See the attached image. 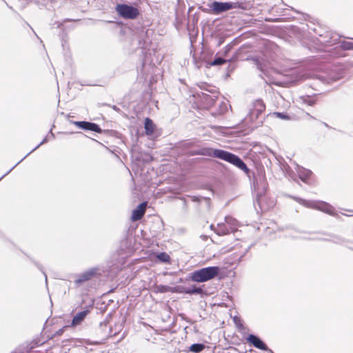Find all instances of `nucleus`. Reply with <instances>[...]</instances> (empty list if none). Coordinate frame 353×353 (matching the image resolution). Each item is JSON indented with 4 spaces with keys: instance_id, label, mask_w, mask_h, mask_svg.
<instances>
[{
    "instance_id": "f257e3e1",
    "label": "nucleus",
    "mask_w": 353,
    "mask_h": 353,
    "mask_svg": "<svg viewBox=\"0 0 353 353\" xmlns=\"http://www.w3.org/2000/svg\"><path fill=\"white\" fill-rule=\"evenodd\" d=\"M198 154L200 155L207 156L209 157H214L225 161L236 166L238 168L244 171L245 173H248L250 171L246 164L239 157L230 152L220 149L203 148L200 149Z\"/></svg>"
},
{
    "instance_id": "f03ea898",
    "label": "nucleus",
    "mask_w": 353,
    "mask_h": 353,
    "mask_svg": "<svg viewBox=\"0 0 353 353\" xmlns=\"http://www.w3.org/2000/svg\"><path fill=\"white\" fill-rule=\"evenodd\" d=\"M288 196L305 208L318 210L330 215L335 214L334 208L326 202L305 200L296 196L290 195Z\"/></svg>"
},
{
    "instance_id": "7ed1b4c3",
    "label": "nucleus",
    "mask_w": 353,
    "mask_h": 353,
    "mask_svg": "<svg viewBox=\"0 0 353 353\" xmlns=\"http://www.w3.org/2000/svg\"><path fill=\"white\" fill-rule=\"evenodd\" d=\"M219 272L220 268L218 266H209L194 270L190 279L194 282L203 283L215 278Z\"/></svg>"
},
{
    "instance_id": "20e7f679",
    "label": "nucleus",
    "mask_w": 353,
    "mask_h": 353,
    "mask_svg": "<svg viewBox=\"0 0 353 353\" xmlns=\"http://www.w3.org/2000/svg\"><path fill=\"white\" fill-rule=\"evenodd\" d=\"M265 110V105L263 101L261 99H256L249 105L248 113L245 119L253 122L259 119Z\"/></svg>"
},
{
    "instance_id": "39448f33",
    "label": "nucleus",
    "mask_w": 353,
    "mask_h": 353,
    "mask_svg": "<svg viewBox=\"0 0 353 353\" xmlns=\"http://www.w3.org/2000/svg\"><path fill=\"white\" fill-rule=\"evenodd\" d=\"M81 311L78 312L72 320V326H77L80 325L94 309V300H90L88 303H85L83 300L81 303Z\"/></svg>"
},
{
    "instance_id": "423d86ee",
    "label": "nucleus",
    "mask_w": 353,
    "mask_h": 353,
    "mask_svg": "<svg viewBox=\"0 0 353 353\" xmlns=\"http://www.w3.org/2000/svg\"><path fill=\"white\" fill-rule=\"evenodd\" d=\"M116 11L122 18L134 19L139 12L137 8L127 4H117Z\"/></svg>"
},
{
    "instance_id": "0eeeda50",
    "label": "nucleus",
    "mask_w": 353,
    "mask_h": 353,
    "mask_svg": "<svg viewBox=\"0 0 353 353\" xmlns=\"http://www.w3.org/2000/svg\"><path fill=\"white\" fill-rule=\"evenodd\" d=\"M254 185L255 190L257 191L259 200H260L261 197L265 194L268 187L265 177L263 175H259L256 177L254 181Z\"/></svg>"
},
{
    "instance_id": "6e6552de",
    "label": "nucleus",
    "mask_w": 353,
    "mask_h": 353,
    "mask_svg": "<svg viewBox=\"0 0 353 353\" xmlns=\"http://www.w3.org/2000/svg\"><path fill=\"white\" fill-rule=\"evenodd\" d=\"M70 122L72 124H74V125H76L77 127H78L79 128L84 130H89V131L95 132L97 133L102 132V130L100 128V126L98 124L94 123L85 121H71Z\"/></svg>"
},
{
    "instance_id": "1a4fd4ad",
    "label": "nucleus",
    "mask_w": 353,
    "mask_h": 353,
    "mask_svg": "<svg viewBox=\"0 0 353 353\" xmlns=\"http://www.w3.org/2000/svg\"><path fill=\"white\" fill-rule=\"evenodd\" d=\"M247 341L254 347L268 352V353H274L273 351L268 348L267 345L258 336L254 334H249Z\"/></svg>"
},
{
    "instance_id": "9d476101",
    "label": "nucleus",
    "mask_w": 353,
    "mask_h": 353,
    "mask_svg": "<svg viewBox=\"0 0 353 353\" xmlns=\"http://www.w3.org/2000/svg\"><path fill=\"white\" fill-rule=\"evenodd\" d=\"M97 271L98 268H91L80 274L74 281L75 284L77 286H79L83 283L92 279L97 274Z\"/></svg>"
},
{
    "instance_id": "9b49d317",
    "label": "nucleus",
    "mask_w": 353,
    "mask_h": 353,
    "mask_svg": "<svg viewBox=\"0 0 353 353\" xmlns=\"http://www.w3.org/2000/svg\"><path fill=\"white\" fill-rule=\"evenodd\" d=\"M214 14H219L230 10L229 2L213 1L210 6Z\"/></svg>"
},
{
    "instance_id": "f8f14e48",
    "label": "nucleus",
    "mask_w": 353,
    "mask_h": 353,
    "mask_svg": "<svg viewBox=\"0 0 353 353\" xmlns=\"http://www.w3.org/2000/svg\"><path fill=\"white\" fill-rule=\"evenodd\" d=\"M147 203L143 202L140 203L133 211L131 219L132 221H136L140 220L145 212Z\"/></svg>"
},
{
    "instance_id": "ddd939ff",
    "label": "nucleus",
    "mask_w": 353,
    "mask_h": 353,
    "mask_svg": "<svg viewBox=\"0 0 353 353\" xmlns=\"http://www.w3.org/2000/svg\"><path fill=\"white\" fill-rule=\"evenodd\" d=\"M296 172L299 179L304 183H307L308 179L312 174V172L310 170L305 169L298 165H296Z\"/></svg>"
},
{
    "instance_id": "4468645a",
    "label": "nucleus",
    "mask_w": 353,
    "mask_h": 353,
    "mask_svg": "<svg viewBox=\"0 0 353 353\" xmlns=\"http://www.w3.org/2000/svg\"><path fill=\"white\" fill-rule=\"evenodd\" d=\"M210 228L219 236H223L232 233L231 229H230L229 226L225 223H218L216 227L212 225Z\"/></svg>"
},
{
    "instance_id": "2eb2a0df",
    "label": "nucleus",
    "mask_w": 353,
    "mask_h": 353,
    "mask_svg": "<svg viewBox=\"0 0 353 353\" xmlns=\"http://www.w3.org/2000/svg\"><path fill=\"white\" fill-rule=\"evenodd\" d=\"M307 239L310 240H320V241H330L336 244H342L344 243V239L340 236H334V235H330V238H319V237H310L306 238Z\"/></svg>"
},
{
    "instance_id": "dca6fc26",
    "label": "nucleus",
    "mask_w": 353,
    "mask_h": 353,
    "mask_svg": "<svg viewBox=\"0 0 353 353\" xmlns=\"http://www.w3.org/2000/svg\"><path fill=\"white\" fill-rule=\"evenodd\" d=\"M180 292H183L188 294H203L204 291L201 287L192 285L190 288H181Z\"/></svg>"
},
{
    "instance_id": "f3484780",
    "label": "nucleus",
    "mask_w": 353,
    "mask_h": 353,
    "mask_svg": "<svg viewBox=\"0 0 353 353\" xmlns=\"http://www.w3.org/2000/svg\"><path fill=\"white\" fill-rule=\"evenodd\" d=\"M320 37L321 39L319 41L326 46H332L339 40L338 35L330 36V33H328L325 37H323L322 35H320Z\"/></svg>"
},
{
    "instance_id": "a211bd4d",
    "label": "nucleus",
    "mask_w": 353,
    "mask_h": 353,
    "mask_svg": "<svg viewBox=\"0 0 353 353\" xmlns=\"http://www.w3.org/2000/svg\"><path fill=\"white\" fill-rule=\"evenodd\" d=\"M49 135H47L42 141L37 145L34 148H33L30 152H28L22 159H21L18 163H17L12 168H11L6 174H4L1 178L0 180L3 178L5 176L8 174L18 164H19L24 159H26L30 154H31L32 152L36 150L37 148H39L41 145L46 143L49 141L48 139Z\"/></svg>"
},
{
    "instance_id": "6ab92c4d",
    "label": "nucleus",
    "mask_w": 353,
    "mask_h": 353,
    "mask_svg": "<svg viewBox=\"0 0 353 353\" xmlns=\"http://www.w3.org/2000/svg\"><path fill=\"white\" fill-rule=\"evenodd\" d=\"M154 127L152 120L150 118H146L144 123L145 134L147 135H152L154 133Z\"/></svg>"
},
{
    "instance_id": "aec40b11",
    "label": "nucleus",
    "mask_w": 353,
    "mask_h": 353,
    "mask_svg": "<svg viewBox=\"0 0 353 353\" xmlns=\"http://www.w3.org/2000/svg\"><path fill=\"white\" fill-rule=\"evenodd\" d=\"M229 4L230 5V10L238 8V9L246 10L249 8V4L245 2L230 1Z\"/></svg>"
},
{
    "instance_id": "412c9836",
    "label": "nucleus",
    "mask_w": 353,
    "mask_h": 353,
    "mask_svg": "<svg viewBox=\"0 0 353 353\" xmlns=\"http://www.w3.org/2000/svg\"><path fill=\"white\" fill-rule=\"evenodd\" d=\"M225 224L231 229L232 232L237 230V221L230 216H227L225 218Z\"/></svg>"
},
{
    "instance_id": "4be33fe9",
    "label": "nucleus",
    "mask_w": 353,
    "mask_h": 353,
    "mask_svg": "<svg viewBox=\"0 0 353 353\" xmlns=\"http://www.w3.org/2000/svg\"><path fill=\"white\" fill-rule=\"evenodd\" d=\"M205 347L203 343H194L190 347V350L194 353H199L205 349Z\"/></svg>"
},
{
    "instance_id": "5701e85b",
    "label": "nucleus",
    "mask_w": 353,
    "mask_h": 353,
    "mask_svg": "<svg viewBox=\"0 0 353 353\" xmlns=\"http://www.w3.org/2000/svg\"><path fill=\"white\" fill-rule=\"evenodd\" d=\"M43 342H41L39 341H32L29 345H27V353H32V350L42 345Z\"/></svg>"
},
{
    "instance_id": "b1692460",
    "label": "nucleus",
    "mask_w": 353,
    "mask_h": 353,
    "mask_svg": "<svg viewBox=\"0 0 353 353\" xmlns=\"http://www.w3.org/2000/svg\"><path fill=\"white\" fill-rule=\"evenodd\" d=\"M157 259L162 261V262H164V263H168L170 261V256L166 254L165 252H161L159 254H158L157 255Z\"/></svg>"
},
{
    "instance_id": "393cba45",
    "label": "nucleus",
    "mask_w": 353,
    "mask_h": 353,
    "mask_svg": "<svg viewBox=\"0 0 353 353\" xmlns=\"http://www.w3.org/2000/svg\"><path fill=\"white\" fill-rule=\"evenodd\" d=\"M228 61V60L223 59L221 57H216L215 58L211 63V65H221L223 63H225Z\"/></svg>"
},
{
    "instance_id": "a878e982",
    "label": "nucleus",
    "mask_w": 353,
    "mask_h": 353,
    "mask_svg": "<svg viewBox=\"0 0 353 353\" xmlns=\"http://www.w3.org/2000/svg\"><path fill=\"white\" fill-rule=\"evenodd\" d=\"M272 116H275L276 117L283 119V120H289L290 117L287 113L285 112H275L272 114Z\"/></svg>"
},
{
    "instance_id": "bb28decb",
    "label": "nucleus",
    "mask_w": 353,
    "mask_h": 353,
    "mask_svg": "<svg viewBox=\"0 0 353 353\" xmlns=\"http://www.w3.org/2000/svg\"><path fill=\"white\" fill-rule=\"evenodd\" d=\"M233 321H234V323H235V325H236V327H238L239 328L243 327V323H242L240 318H239L237 316H234L233 319Z\"/></svg>"
},
{
    "instance_id": "cd10ccee",
    "label": "nucleus",
    "mask_w": 353,
    "mask_h": 353,
    "mask_svg": "<svg viewBox=\"0 0 353 353\" xmlns=\"http://www.w3.org/2000/svg\"><path fill=\"white\" fill-rule=\"evenodd\" d=\"M343 48L346 50H352L353 49V43L347 42L343 44Z\"/></svg>"
},
{
    "instance_id": "c85d7f7f",
    "label": "nucleus",
    "mask_w": 353,
    "mask_h": 353,
    "mask_svg": "<svg viewBox=\"0 0 353 353\" xmlns=\"http://www.w3.org/2000/svg\"><path fill=\"white\" fill-rule=\"evenodd\" d=\"M257 65V68L261 71L265 75H266V73H265V69L263 68V67L262 66V65L259 63H256Z\"/></svg>"
},
{
    "instance_id": "c756f323",
    "label": "nucleus",
    "mask_w": 353,
    "mask_h": 353,
    "mask_svg": "<svg viewBox=\"0 0 353 353\" xmlns=\"http://www.w3.org/2000/svg\"><path fill=\"white\" fill-rule=\"evenodd\" d=\"M47 135H49V137H48L49 140L50 139H54L55 138V136H54V133L52 132V129H50V130L49 131V132H48V134Z\"/></svg>"
},
{
    "instance_id": "7c9ffc66",
    "label": "nucleus",
    "mask_w": 353,
    "mask_h": 353,
    "mask_svg": "<svg viewBox=\"0 0 353 353\" xmlns=\"http://www.w3.org/2000/svg\"><path fill=\"white\" fill-rule=\"evenodd\" d=\"M63 330H64V327L59 329L54 333V336H59V335L62 334V333L63 332Z\"/></svg>"
},
{
    "instance_id": "2f4dec72",
    "label": "nucleus",
    "mask_w": 353,
    "mask_h": 353,
    "mask_svg": "<svg viewBox=\"0 0 353 353\" xmlns=\"http://www.w3.org/2000/svg\"><path fill=\"white\" fill-rule=\"evenodd\" d=\"M305 103H307L309 105H313L315 103V101L312 99H308L307 101H305Z\"/></svg>"
},
{
    "instance_id": "473e14b6",
    "label": "nucleus",
    "mask_w": 353,
    "mask_h": 353,
    "mask_svg": "<svg viewBox=\"0 0 353 353\" xmlns=\"http://www.w3.org/2000/svg\"><path fill=\"white\" fill-rule=\"evenodd\" d=\"M37 267H38V268H39V270L43 272V274H44V276H45L46 281H47V275H46V274L45 273V272L43 270L42 267H41V266H40V265H37Z\"/></svg>"
},
{
    "instance_id": "72a5a7b5",
    "label": "nucleus",
    "mask_w": 353,
    "mask_h": 353,
    "mask_svg": "<svg viewBox=\"0 0 353 353\" xmlns=\"http://www.w3.org/2000/svg\"><path fill=\"white\" fill-rule=\"evenodd\" d=\"M113 109H114V110H116V111L119 110V108H117L116 105H114V106H113Z\"/></svg>"
},
{
    "instance_id": "f704fd0d",
    "label": "nucleus",
    "mask_w": 353,
    "mask_h": 353,
    "mask_svg": "<svg viewBox=\"0 0 353 353\" xmlns=\"http://www.w3.org/2000/svg\"><path fill=\"white\" fill-rule=\"evenodd\" d=\"M225 48H226V51H225V52H226L227 51H228L230 49V47L229 46H227L225 47Z\"/></svg>"
},
{
    "instance_id": "c9c22d12",
    "label": "nucleus",
    "mask_w": 353,
    "mask_h": 353,
    "mask_svg": "<svg viewBox=\"0 0 353 353\" xmlns=\"http://www.w3.org/2000/svg\"><path fill=\"white\" fill-rule=\"evenodd\" d=\"M34 34H35L36 37H38L37 34H36V32H34Z\"/></svg>"
},
{
    "instance_id": "e433bc0d",
    "label": "nucleus",
    "mask_w": 353,
    "mask_h": 353,
    "mask_svg": "<svg viewBox=\"0 0 353 353\" xmlns=\"http://www.w3.org/2000/svg\"><path fill=\"white\" fill-rule=\"evenodd\" d=\"M34 34H35L36 37H38L37 34H36V32H34Z\"/></svg>"
},
{
    "instance_id": "4c0bfd02",
    "label": "nucleus",
    "mask_w": 353,
    "mask_h": 353,
    "mask_svg": "<svg viewBox=\"0 0 353 353\" xmlns=\"http://www.w3.org/2000/svg\"><path fill=\"white\" fill-rule=\"evenodd\" d=\"M34 34H35L36 37H38L37 34H36V32H34Z\"/></svg>"
}]
</instances>
